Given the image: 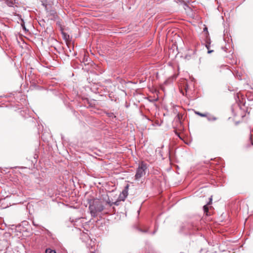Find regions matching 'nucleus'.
Returning a JSON list of instances; mask_svg holds the SVG:
<instances>
[{
  "label": "nucleus",
  "mask_w": 253,
  "mask_h": 253,
  "mask_svg": "<svg viewBox=\"0 0 253 253\" xmlns=\"http://www.w3.org/2000/svg\"><path fill=\"white\" fill-rule=\"evenodd\" d=\"M91 253H94V252H92Z\"/></svg>",
  "instance_id": "16"
},
{
  "label": "nucleus",
  "mask_w": 253,
  "mask_h": 253,
  "mask_svg": "<svg viewBox=\"0 0 253 253\" xmlns=\"http://www.w3.org/2000/svg\"><path fill=\"white\" fill-rule=\"evenodd\" d=\"M204 30V31L207 30V27H205Z\"/></svg>",
  "instance_id": "15"
},
{
  "label": "nucleus",
  "mask_w": 253,
  "mask_h": 253,
  "mask_svg": "<svg viewBox=\"0 0 253 253\" xmlns=\"http://www.w3.org/2000/svg\"><path fill=\"white\" fill-rule=\"evenodd\" d=\"M206 46L207 48L208 49V53H211V52L213 51V50H210L209 49H210V45H209V44H207V45H206Z\"/></svg>",
  "instance_id": "7"
},
{
  "label": "nucleus",
  "mask_w": 253,
  "mask_h": 253,
  "mask_svg": "<svg viewBox=\"0 0 253 253\" xmlns=\"http://www.w3.org/2000/svg\"><path fill=\"white\" fill-rule=\"evenodd\" d=\"M91 215L93 217L97 216L98 212H100L104 209V206L102 202L98 199H94L90 202L89 206Z\"/></svg>",
  "instance_id": "1"
},
{
  "label": "nucleus",
  "mask_w": 253,
  "mask_h": 253,
  "mask_svg": "<svg viewBox=\"0 0 253 253\" xmlns=\"http://www.w3.org/2000/svg\"><path fill=\"white\" fill-rule=\"evenodd\" d=\"M140 231H141V232H147V230H141V229H140Z\"/></svg>",
  "instance_id": "12"
},
{
  "label": "nucleus",
  "mask_w": 253,
  "mask_h": 253,
  "mask_svg": "<svg viewBox=\"0 0 253 253\" xmlns=\"http://www.w3.org/2000/svg\"><path fill=\"white\" fill-rule=\"evenodd\" d=\"M208 120L210 121H215L216 120V118L215 117H209L208 118Z\"/></svg>",
  "instance_id": "6"
},
{
  "label": "nucleus",
  "mask_w": 253,
  "mask_h": 253,
  "mask_svg": "<svg viewBox=\"0 0 253 253\" xmlns=\"http://www.w3.org/2000/svg\"><path fill=\"white\" fill-rule=\"evenodd\" d=\"M148 170L147 164L142 162L138 166L136 170V173L134 176L135 179L139 181L143 176H144Z\"/></svg>",
  "instance_id": "2"
},
{
  "label": "nucleus",
  "mask_w": 253,
  "mask_h": 253,
  "mask_svg": "<svg viewBox=\"0 0 253 253\" xmlns=\"http://www.w3.org/2000/svg\"><path fill=\"white\" fill-rule=\"evenodd\" d=\"M203 209H204V211L205 212H208V210H209V209H208V207H207V205H205L204 207H203Z\"/></svg>",
  "instance_id": "8"
},
{
  "label": "nucleus",
  "mask_w": 253,
  "mask_h": 253,
  "mask_svg": "<svg viewBox=\"0 0 253 253\" xmlns=\"http://www.w3.org/2000/svg\"><path fill=\"white\" fill-rule=\"evenodd\" d=\"M196 114H198V115L201 116V117H205L206 116L205 114H202V113H200V112H196Z\"/></svg>",
  "instance_id": "9"
},
{
  "label": "nucleus",
  "mask_w": 253,
  "mask_h": 253,
  "mask_svg": "<svg viewBox=\"0 0 253 253\" xmlns=\"http://www.w3.org/2000/svg\"><path fill=\"white\" fill-rule=\"evenodd\" d=\"M128 185H127L120 195L121 200L124 201L128 195Z\"/></svg>",
  "instance_id": "3"
},
{
  "label": "nucleus",
  "mask_w": 253,
  "mask_h": 253,
  "mask_svg": "<svg viewBox=\"0 0 253 253\" xmlns=\"http://www.w3.org/2000/svg\"><path fill=\"white\" fill-rule=\"evenodd\" d=\"M45 253H56V252L55 250L48 248L46 249Z\"/></svg>",
  "instance_id": "5"
},
{
  "label": "nucleus",
  "mask_w": 253,
  "mask_h": 253,
  "mask_svg": "<svg viewBox=\"0 0 253 253\" xmlns=\"http://www.w3.org/2000/svg\"><path fill=\"white\" fill-rule=\"evenodd\" d=\"M106 203L111 206L113 204V202H111L109 200L106 201Z\"/></svg>",
  "instance_id": "10"
},
{
  "label": "nucleus",
  "mask_w": 253,
  "mask_h": 253,
  "mask_svg": "<svg viewBox=\"0 0 253 253\" xmlns=\"http://www.w3.org/2000/svg\"><path fill=\"white\" fill-rule=\"evenodd\" d=\"M21 25H22V27H23V29H24V30H26V27H25V26H24V24H22Z\"/></svg>",
  "instance_id": "11"
},
{
  "label": "nucleus",
  "mask_w": 253,
  "mask_h": 253,
  "mask_svg": "<svg viewBox=\"0 0 253 253\" xmlns=\"http://www.w3.org/2000/svg\"><path fill=\"white\" fill-rule=\"evenodd\" d=\"M113 204L116 205H118V203H117V202L113 203Z\"/></svg>",
  "instance_id": "13"
},
{
  "label": "nucleus",
  "mask_w": 253,
  "mask_h": 253,
  "mask_svg": "<svg viewBox=\"0 0 253 253\" xmlns=\"http://www.w3.org/2000/svg\"><path fill=\"white\" fill-rule=\"evenodd\" d=\"M210 201H211V200H212V196H211V198H210Z\"/></svg>",
  "instance_id": "14"
},
{
  "label": "nucleus",
  "mask_w": 253,
  "mask_h": 253,
  "mask_svg": "<svg viewBox=\"0 0 253 253\" xmlns=\"http://www.w3.org/2000/svg\"><path fill=\"white\" fill-rule=\"evenodd\" d=\"M6 3H7V5L10 7L13 6V5L14 4L13 1L12 0H7L6 1Z\"/></svg>",
  "instance_id": "4"
}]
</instances>
